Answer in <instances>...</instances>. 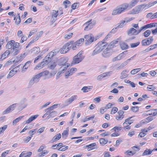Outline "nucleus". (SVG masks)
Instances as JSON below:
<instances>
[{
  "mask_svg": "<svg viewBox=\"0 0 157 157\" xmlns=\"http://www.w3.org/2000/svg\"><path fill=\"white\" fill-rule=\"evenodd\" d=\"M49 74V71L46 70L42 71L34 76L30 81L29 84L30 85H32L34 83L38 82L40 78L42 76H45Z\"/></svg>",
  "mask_w": 157,
  "mask_h": 157,
  "instance_id": "obj_1",
  "label": "nucleus"
},
{
  "mask_svg": "<svg viewBox=\"0 0 157 157\" xmlns=\"http://www.w3.org/2000/svg\"><path fill=\"white\" fill-rule=\"evenodd\" d=\"M104 41L105 40H104L103 42H99L97 46L93 51L92 54V56H94L99 53L103 49L106 48L108 45V43L106 42H104Z\"/></svg>",
  "mask_w": 157,
  "mask_h": 157,
  "instance_id": "obj_2",
  "label": "nucleus"
},
{
  "mask_svg": "<svg viewBox=\"0 0 157 157\" xmlns=\"http://www.w3.org/2000/svg\"><path fill=\"white\" fill-rule=\"evenodd\" d=\"M82 52V51L79 52L77 55L73 57L71 66L78 64L82 61L84 58V56L83 55Z\"/></svg>",
  "mask_w": 157,
  "mask_h": 157,
  "instance_id": "obj_3",
  "label": "nucleus"
},
{
  "mask_svg": "<svg viewBox=\"0 0 157 157\" xmlns=\"http://www.w3.org/2000/svg\"><path fill=\"white\" fill-rule=\"evenodd\" d=\"M73 44V41H72L66 43L61 49L60 53L62 54H64L67 52L71 47L70 45H72Z\"/></svg>",
  "mask_w": 157,
  "mask_h": 157,
  "instance_id": "obj_4",
  "label": "nucleus"
},
{
  "mask_svg": "<svg viewBox=\"0 0 157 157\" xmlns=\"http://www.w3.org/2000/svg\"><path fill=\"white\" fill-rule=\"evenodd\" d=\"M24 54L20 56H18L17 57L16 59L15 60H13V59L7 62L6 64L9 65L11 64L12 62L14 63H18L21 62L24 58Z\"/></svg>",
  "mask_w": 157,
  "mask_h": 157,
  "instance_id": "obj_5",
  "label": "nucleus"
},
{
  "mask_svg": "<svg viewBox=\"0 0 157 157\" xmlns=\"http://www.w3.org/2000/svg\"><path fill=\"white\" fill-rule=\"evenodd\" d=\"M84 37L85 39V44L86 45H88L91 44L94 40V38L92 34L86 35Z\"/></svg>",
  "mask_w": 157,
  "mask_h": 157,
  "instance_id": "obj_6",
  "label": "nucleus"
},
{
  "mask_svg": "<svg viewBox=\"0 0 157 157\" xmlns=\"http://www.w3.org/2000/svg\"><path fill=\"white\" fill-rule=\"evenodd\" d=\"M153 40L152 36L148 38L143 40L141 41V44L142 46H146L149 45Z\"/></svg>",
  "mask_w": 157,
  "mask_h": 157,
  "instance_id": "obj_7",
  "label": "nucleus"
},
{
  "mask_svg": "<svg viewBox=\"0 0 157 157\" xmlns=\"http://www.w3.org/2000/svg\"><path fill=\"white\" fill-rule=\"evenodd\" d=\"M145 7V4L139 5L133 9V12L134 14L138 13L141 12Z\"/></svg>",
  "mask_w": 157,
  "mask_h": 157,
  "instance_id": "obj_8",
  "label": "nucleus"
},
{
  "mask_svg": "<svg viewBox=\"0 0 157 157\" xmlns=\"http://www.w3.org/2000/svg\"><path fill=\"white\" fill-rule=\"evenodd\" d=\"M16 104H14L9 106L7 109L3 111L2 114H7L14 110Z\"/></svg>",
  "mask_w": 157,
  "mask_h": 157,
  "instance_id": "obj_9",
  "label": "nucleus"
},
{
  "mask_svg": "<svg viewBox=\"0 0 157 157\" xmlns=\"http://www.w3.org/2000/svg\"><path fill=\"white\" fill-rule=\"evenodd\" d=\"M111 49L109 47H107L103 51L102 55L104 57H107L111 55Z\"/></svg>",
  "mask_w": 157,
  "mask_h": 157,
  "instance_id": "obj_10",
  "label": "nucleus"
},
{
  "mask_svg": "<svg viewBox=\"0 0 157 157\" xmlns=\"http://www.w3.org/2000/svg\"><path fill=\"white\" fill-rule=\"evenodd\" d=\"M139 33L138 30H137L133 28H131L127 31V33L128 35H136L138 34Z\"/></svg>",
  "mask_w": 157,
  "mask_h": 157,
  "instance_id": "obj_11",
  "label": "nucleus"
},
{
  "mask_svg": "<svg viewBox=\"0 0 157 157\" xmlns=\"http://www.w3.org/2000/svg\"><path fill=\"white\" fill-rule=\"evenodd\" d=\"M77 71V69L75 68H71L70 70L67 71L65 74V78H68V77L75 73Z\"/></svg>",
  "mask_w": 157,
  "mask_h": 157,
  "instance_id": "obj_12",
  "label": "nucleus"
},
{
  "mask_svg": "<svg viewBox=\"0 0 157 157\" xmlns=\"http://www.w3.org/2000/svg\"><path fill=\"white\" fill-rule=\"evenodd\" d=\"M52 57L50 56V54L48 53L43 59V61L47 65L52 60Z\"/></svg>",
  "mask_w": 157,
  "mask_h": 157,
  "instance_id": "obj_13",
  "label": "nucleus"
},
{
  "mask_svg": "<svg viewBox=\"0 0 157 157\" xmlns=\"http://www.w3.org/2000/svg\"><path fill=\"white\" fill-rule=\"evenodd\" d=\"M132 20V18H130L128 20H124L121 21L120 23L119 24H117V27L118 28H122L124 25H125V23H127L129 21H130Z\"/></svg>",
  "mask_w": 157,
  "mask_h": 157,
  "instance_id": "obj_14",
  "label": "nucleus"
},
{
  "mask_svg": "<svg viewBox=\"0 0 157 157\" xmlns=\"http://www.w3.org/2000/svg\"><path fill=\"white\" fill-rule=\"evenodd\" d=\"M67 60L66 58H61L59 60L58 65L59 66H63L65 64H67Z\"/></svg>",
  "mask_w": 157,
  "mask_h": 157,
  "instance_id": "obj_15",
  "label": "nucleus"
},
{
  "mask_svg": "<svg viewBox=\"0 0 157 157\" xmlns=\"http://www.w3.org/2000/svg\"><path fill=\"white\" fill-rule=\"evenodd\" d=\"M61 137V135L60 133H58L56 135L51 141V143H53L59 140Z\"/></svg>",
  "mask_w": 157,
  "mask_h": 157,
  "instance_id": "obj_16",
  "label": "nucleus"
},
{
  "mask_svg": "<svg viewBox=\"0 0 157 157\" xmlns=\"http://www.w3.org/2000/svg\"><path fill=\"white\" fill-rule=\"evenodd\" d=\"M17 70H15V69L13 68L10 71L7 76V78L8 79L11 78L17 73Z\"/></svg>",
  "mask_w": 157,
  "mask_h": 157,
  "instance_id": "obj_17",
  "label": "nucleus"
},
{
  "mask_svg": "<svg viewBox=\"0 0 157 157\" xmlns=\"http://www.w3.org/2000/svg\"><path fill=\"white\" fill-rule=\"evenodd\" d=\"M122 12H123L119 6V7L116 8L113 11L112 13V15H116L118 14H120Z\"/></svg>",
  "mask_w": 157,
  "mask_h": 157,
  "instance_id": "obj_18",
  "label": "nucleus"
},
{
  "mask_svg": "<svg viewBox=\"0 0 157 157\" xmlns=\"http://www.w3.org/2000/svg\"><path fill=\"white\" fill-rule=\"evenodd\" d=\"M70 66V64L67 63L62 66L60 68V71L62 73H63L66 70L67 68Z\"/></svg>",
  "mask_w": 157,
  "mask_h": 157,
  "instance_id": "obj_19",
  "label": "nucleus"
},
{
  "mask_svg": "<svg viewBox=\"0 0 157 157\" xmlns=\"http://www.w3.org/2000/svg\"><path fill=\"white\" fill-rule=\"evenodd\" d=\"M133 117H129V118L125 119V121L124 122V124H127L128 125H130L132 124L134 120L132 119H131Z\"/></svg>",
  "mask_w": 157,
  "mask_h": 157,
  "instance_id": "obj_20",
  "label": "nucleus"
},
{
  "mask_svg": "<svg viewBox=\"0 0 157 157\" xmlns=\"http://www.w3.org/2000/svg\"><path fill=\"white\" fill-rule=\"evenodd\" d=\"M110 72H107L103 73L98 76L97 77V79L99 80H101L102 78L107 76Z\"/></svg>",
  "mask_w": 157,
  "mask_h": 157,
  "instance_id": "obj_21",
  "label": "nucleus"
},
{
  "mask_svg": "<svg viewBox=\"0 0 157 157\" xmlns=\"http://www.w3.org/2000/svg\"><path fill=\"white\" fill-rule=\"evenodd\" d=\"M38 115H36L32 116L26 121V123L27 124H29L30 122L34 120L38 117Z\"/></svg>",
  "mask_w": 157,
  "mask_h": 157,
  "instance_id": "obj_22",
  "label": "nucleus"
},
{
  "mask_svg": "<svg viewBox=\"0 0 157 157\" xmlns=\"http://www.w3.org/2000/svg\"><path fill=\"white\" fill-rule=\"evenodd\" d=\"M129 6L128 4L127 3H124L120 6V7L123 12L126 10Z\"/></svg>",
  "mask_w": 157,
  "mask_h": 157,
  "instance_id": "obj_23",
  "label": "nucleus"
},
{
  "mask_svg": "<svg viewBox=\"0 0 157 157\" xmlns=\"http://www.w3.org/2000/svg\"><path fill=\"white\" fill-rule=\"evenodd\" d=\"M15 41L13 40H11L8 42L6 45V47L8 49H10L13 47V44H14Z\"/></svg>",
  "mask_w": 157,
  "mask_h": 157,
  "instance_id": "obj_24",
  "label": "nucleus"
},
{
  "mask_svg": "<svg viewBox=\"0 0 157 157\" xmlns=\"http://www.w3.org/2000/svg\"><path fill=\"white\" fill-rule=\"evenodd\" d=\"M58 11H56L55 10H52L51 12V17H54L56 18H57V16H58Z\"/></svg>",
  "mask_w": 157,
  "mask_h": 157,
  "instance_id": "obj_25",
  "label": "nucleus"
},
{
  "mask_svg": "<svg viewBox=\"0 0 157 157\" xmlns=\"http://www.w3.org/2000/svg\"><path fill=\"white\" fill-rule=\"evenodd\" d=\"M148 131L147 129H144L142 130V131L139 134V136L142 137L145 136L147 134L146 133Z\"/></svg>",
  "mask_w": 157,
  "mask_h": 157,
  "instance_id": "obj_26",
  "label": "nucleus"
},
{
  "mask_svg": "<svg viewBox=\"0 0 157 157\" xmlns=\"http://www.w3.org/2000/svg\"><path fill=\"white\" fill-rule=\"evenodd\" d=\"M120 46L122 50H125L128 48V44L122 42L120 44Z\"/></svg>",
  "mask_w": 157,
  "mask_h": 157,
  "instance_id": "obj_27",
  "label": "nucleus"
},
{
  "mask_svg": "<svg viewBox=\"0 0 157 157\" xmlns=\"http://www.w3.org/2000/svg\"><path fill=\"white\" fill-rule=\"evenodd\" d=\"M123 56V55L122 53H121L118 56L113 58L112 59V61L113 62L118 61L121 59Z\"/></svg>",
  "mask_w": 157,
  "mask_h": 157,
  "instance_id": "obj_28",
  "label": "nucleus"
},
{
  "mask_svg": "<svg viewBox=\"0 0 157 157\" xmlns=\"http://www.w3.org/2000/svg\"><path fill=\"white\" fill-rule=\"evenodd\" d=\"M17 18L16 17H14V20H16L15 23L17 25L19 24L20 23L21 21V19L20 18L19 13L17 14Z\"/></svg>",
  "mask_w": 157,
  "mask_h": 157,
  "instance_id": "obj_29",
  "label": "nucleus"
},
{
  "mask_svg": "<svg viewBox=\"0 0 157 157\" xmlns=\"http://www.w3.org/2000/svg\"><path fill=\"white\" fill-rule=\"evenodd\" d=\"M31 63V61H29L26 62L25 64L23 66V71H24L26 70L30 66Z\"/></svg>",
  "mask_w": 157,
  "mask_h": 157,
  "instance_id": "obj_30",
  "label": "nucleus"
},
{
  "mask_svg": "<svg viewBox=\"0 0 157 157\" xmlns=\"http://www.w3.org/2000/svg\"><path fill=\"white\" fill-rule=\"evenodd\" d=\"M139 0H132L129 4V6L130 7H132L135 6L138 2Z\"/></svg>",
  "mask_w": 157,
  "mask_h": 157,
  "instance_id": "obj_31",
  "label": "nucleus"
},
{
  "mask_svg": "<svg viewBox=\"0 0 157 157\" xmlns=\"http://www.w3.org/2000/svg\"><path fill=\"white\" fill-rule=\"evenodd\" d=\"M96 145V144L95 143H94L90 144L89 145V147L87 149L88 151H90L91 150L95 148V147Z\"/></svg>",
  "mask_w": 157,
  "mask_h": 157,
  "instance_id": "obj_32",
  "label": "nucleus"
},
{
  "mask_svg": "<svg viewBox=\"0 0 157 157\" xmlns=\"http://www.w3.org/2000/svg\"><path fill=\"white\" fill-rule=\"evenodd\" d=\"M152 151L150 149H147L145 150L144 152L143 153L142 155L143 156L145 155H148L151 154L152 153Z\"/></svg>",
  "mask_w": 157,
  "mask_h": 157,
  "instance_id": "obj_33",
  "label": "nucleus"
},
{
  "mask_svg": "<svg viewBox=\"0 0 157 157\" xmlns=\"http://www.w3.org/2000/svg\"><path fill=\"white\" fill-rule=\"evenodd\" d=\"M23 117V116H21L18 117V118H16L15 120H13V124L16 125V124L19 121H20Z\"/></svg>",
  "mask_w": 157,
  "mask_h": 157,
  "instance_id": "obj_34",
  "label": "nucleus"
},
{
  "mask_svg": "<svg viewBox=\"0 0 157 157\" xmlns=\"http://www.w3.org/2000/svg\"><path fill=\"white\" fill-rule=\"evenodd\" d=\"M151 31L149 30H147L143 33V36L145 37H147L150 35Z\"/></svg>",
  "mask_w": 157,
  "mask_h": 157,
  "instance_id": "obj_35",
  "label": "nucleus"
},
{
  "mask_svg": "<svg viewBox=\"0 0 157 157\" xmlns=\"http://www.w3.org/2000/svg\"><path fill=\"white\" fill-rule=\"evenodd\" d=\"M100 143L102 145L105 144L108 142L107 140H105L104 138H101L99 140Z\"/></svg>",
  "mask_w": 157,
  "mask_h": 157,
  "instance_id": "obj_36",
  "label": "nucleus"
},
{
  "mask_svg": "<svg viewBox=\"0 0 157 157\" xmlns=\"http://www.w3.org/2000/svg\"><path fill=\"white\" fill-rule=\"evenodd\" d=\"M52 113H51V114H49V115L47 117V119H48L50 118L56 116L57 113V112L55 111H52Z\"/></svg>",
  "mask_w": 157,
  "mask_h": 157,
  "instance_id": "obj_37",
  "label": "nucleus"
},
{
  "mask_svg": "<svg viewBox=\"0 0 157 157\" xmlns=\"http://www.w3.org/2000/svg\"><path fill=\"white\" fill-rule=\"evenodd\" d=\"M91 89V86H84L82 89V90L84 92H87L90 91Z\"/></svg>",
  "mask_w": 157,
  "mask_h": 157,
  "instance_id": "obj_38",
  "label": "nucleus"
},
{
  "mask_svg": "<svg viewBox=\"0 0 157 157\" xmlns=\"http://www.w3.org/2000/svg\"><path fill=\"white\" fill-rule=\"evenodd\" d=\"M40 52V48L39 47H36L33 48L32 49V53L33 54L37 53Z\"/></svg>",
  "mask_w": 157,
  "mask_h": 157,
  "instance_id": "obj_39",
  "label": "nucleus"
},
{
  "mask_svg": "<svg viewBox=\"0 0 157 157\" xmlns=\"http://www.w3.org/2000/svg\"><path fill=\"white\" fill-rule=\"evenodd\" d=\"M94 117V116L93 115L90 117H89V116H86V118L82 120V121L83 122H85L87 121H89L90 120H92L93 119Z\"/></svg>",
  "mask_w": 157,
  "mask_h": 157,
  "instance_id": "obj_40",
  "label": "nucleus"
},
{
  "mask_svg": "<svg viewBox=\"0 0 157 157\" xmlns=\"http://www.w3.org/2000/svg\"><path fill=\"white\" fill-rule=\"evenodd\" d=\"M16 48H18L19 49H21V47L20 46L19 43L17 42H15L14 44H13V49H15Z\"/></svg>",
  "mask_w": 157,
  "mask_h": 157,
  "instance_id": "obj_41",
  "label": "nucleus"
},
{
  "mask_svg": "<svg viewBox=\"0 0 157 157\" xmlns=\"http://www.w3.org/2000/svg\"><path fill=\"white\" fill-rule=\"evenodd\" d=\"M42 31H40L39 33H38L34 37L35 40H37L42 35Z\"/></svg>",
  "mask_w": 157,
  "mask_h": 157,
  "instance_id": "obj_42",
  "label": "nucleus"
},
{
  "mask_svg": "<svg viewBox=\"0 0 157 157\" xmlns=\"http://www.w3.org/2000/svg\"><path fill=\"white\" fill-rule=\"evenodd\" d=\"M85 25L86 26L84 28V30H88L89 29H90L92 28V27L93 26V25H92V23H91L87 24Z\"/></svg>",
  "mask_w": 157,
  "mask_h": 157,
  "instance_id": "obj_43",
  "label": "nucleus"
},
{
  "mask_svg": "<svg viewBox=\"0 0 157 157\" xmlns=\"http://www.w3.org/2000/svg\"><path fill=\"white\" fill-rule=\"evenodd\" d=\"M68 148V147L66 145H64L61 146V147H60L58 148V150L60 151H65Z\"/></svg>",
  "mask_w": 157,
  "mask_h": 157,
  "instance_id": "obj_44",
  "label": "nucleus"
},
{
  "mask_svg": "<svg viewBox=\"0 0 157 157\" xmlns=\"http://www.w3.org/2000/svg\"><path fill=\"white\" fill-rule=\"evenodd\" d=\"M45 65H46V64H45L43 61L40 63L37 66H36L35 67V68H36V69H38L39 68H41L43 67Z\"/></svg>",
  "mask_w": 157,
  "mask_h": 157,
  "instance_id": "obj_45",
  "label": "nucleus"
},
{
  "mask_svg": "<svg viewBox=\"0 0 157 157\" xmlns=\"http://www.w3.org/2000/svg\"><path fill=\"white\" fill-rule=\"evenodd\" d=\"M71 2L69 0H65L63 2V4L64 5L65 8L69 7L70 6Z\"/></svg>",
  "mask_w": 157,
  "mask_h": 157,
  "instance_id": "obj_46",
  "label": "nucleus"
},
{
  "mask_svg": "<svg viewBox=\"0 0 157 157\" xmlns=\"http://www.w3.org/2000/svg\"><path fill=\"white\" fill-rule=\"evenodd\" d=\"M68 134V130H64L62 133V137L66 138Z\"/></svg>",
  "mask_w": 157,
  "mask_h": 157,
  "instance_id": "obj_47",
  "label": "nucleus"
},
{
  "mask_svg": "<svg viewBox=\"0 0 157 157\" xmlns=\"http://www.w3.org/2000/svg\"><path fill=\"white\" fill-rule=\"evenodd\" d=\"M84 41V39L83 38H81L75 43L76 45H77V46H79V45L82 43Z\"/></svg>",
  "mask_w": 157,
  "mask_h": 157,
  "instance_id": "obj_48",
  "label": "nucleus"
},
{
  "mask_svg": "<svg viewBox=\"0 0 157 157\" xmlns=\"http://www.w3.org/2000/svg\"><path fill=\"white\" fill-rule=\"evenodd\" d=\"M140 70H141L140 68L135 69L132 70L131 71L130 73L134 75V74L138 73V72H139L140 71Z\"/></svg>",
  "mask_w": 157,
  "mask_h": 157,
  "instance_id": "obj_49",
  "label": "nucleus"
},
{
  "mask_svg": "<svg viewBox=\"0 0 157 157\" xmlns=\"http://www.w3.org/2000/svg\"><path fill=\"white\" fill-rule=\"evenodd\" d=\"M156 25H157V23H154L147 24L146 25L147 26V29H148L149 28H151L153 27H155L156 26Z\"/></svg>",
  "mask_w": 157,
  "mask_h": 157,
  "instance_id": "obj_50",
  "label": "nucleus"
},
{
  "mask_svg": "<svg viewBox=\"0 0 157 157\" xmlns=\"http://www.w3.org/2000/svg\"><path fill=\"white\" fill-rule=\"evenodd\" d=\"M59 105L58 104H56L46 109H45V111H46L48 109H51L52 110L54 109L57 108V105Z\"/></svg>",
  "mask_w": 157,
  "mask_h": 157,
  "instance_id": "obj_51",
  "label": "nucleus"
},
{
  "mask_svg": "<svg viewBox=\"0 0 157 157\" xmlns=\"http://www.w3.org/2000/svg\"><path fill=\"white\" fill-rule=\"evenodd\" d=\"M63 145V144L62 143H59L58 144L53 145L52 146V148L53 149H55L56 148H57L58 147L61 146Z\"/></svg>",
  "mask_w": 157,
  "mask_h": 157,
  "instance_id": "obj_52",
  "label": "nucleus"
},
{
  "mask_svg": "<svg viewBox=\"0 0 157 157\" xmlns=\"http://www.w3.org/2000/svg\"><path fill=\"white\" fill-rule=\"evenodd\" d=\"M58 52V51L56 50H54L52 52H51L49 53L50 54V56L51 57H53L55 55H56L57 54V53Z\"/></svg>",
  "mask_w": 157,
  "mask_h": 157,
  "instance_id": "obj_53",
  "label": "nucleus"
},
{
  "mask_svg": "<svg viewBox=\"0 0 157 157\" xmlns=\"http://www.w3.org/2000/svg\"><path fill=\"white\" fill-rule=\"evenodd\" d=\"M140 44V42H138L135 43H131L130 44V46L131 48H135L138 46Z\"/></svg>",
  "mask_w": 157,
  "mask_h": 157,
  "instance_id": "obj_54",
  "label": "nucleus"
},
{
  "mask_svg": "<svg viewBox=\"0 0 157 157\" xmlns=\"http://www.w3.org/2000/svg\"><path fill=\"white\" fill-rule=\"evenodd\" d=\"M125 154H127V155H128L129 156H132L135 153V152H132L131 151H129V150H128L124 152Z\"/></svg>",
  "mask_w": 157,
  "mask_h": 157,
  "instance_id": "obj_55",
  "label": "nucleus"
},
{
  "mask_svg": "<svg viewBox=\"0 0 157 157\" xmlns=\"http://www.w3.org/2000/svg\"><path fill=\"white\" fill-rule=\"evenodd\" d=\"M147 89L149 91H151L154 90L155 89V88L153 85H149L147 86Z\"/></svg>",
  "mask_w": 157,
  "mask_h": 157,
  "instance_id": "obj_56",
  "label": "nucleus"
},
{
  "mask_svg": "<svg viewBox=\"0 0 157 157\" xmlns=\"http://www.w3.org/2000/svg\"><path fill=\"white\" fill-rule=\"evenodd\" d=\"M57 64L56 62H54L52 64H51L50 66L48 67L51 70H53L55 68Z\"/></svg>",
  "mask_w": 157,
  "mask_h": 157,
  "instance_id": "obj_57",
  "label": "nucleus"
},
{
  "mask_svg": "<svg viewBox=\"0 0 157 157\" xmlns=\"http://www.w3.org/2000/svg\"><path fill=\"white\" fill-rule=\"evenodd\" d=\"M46 147V146L44 144H42L39 148L37 150L38 152H40L43 151V150Z\"/></svg>",
  "mask_w": 157,
  "mask_h": 157,
  "instance_id": "obj_58",
  "label": "nucleus"
},
{
  "mask_svg": "<svg viewBox=\"0 0 157 157\" xmlns=\"http://www.w3.org/2000/svg\"><path fill=\"white\" fill-rule=\"evenodd\" d=\"M74 100L73 99H67L65 102V104L66 105H67L71 103Z\"/></svg>",
  "mask_w": 157,
  "mask_h": 157,
  "instance_id": "obj_59",
  "label": "nucleus"
},
{
  "mask_svg": "<svg viewBox=\"0 0 157 157\" xmlns=\"http://www.w3.org/2000/svg\"><path fill=\"white\" fill-rule=\"evenodd\" d=\"M123 125L124 127L123 128V129L125 130H129L131 128V126H129V125H128L127 124H124V123H123Z\"/></svg>",
  "mask_w": 157,
  "mask_h": 157,
  "instance_id": "obj_60",
  "label": "nucleus"
},
{
  "mask_svg": "<svg viewBox=\"0 0 157 157\" xmlns=\"http://www.w3.org/2000/svg\"><path fill=\"white\" fill-rule=\"evenodd\" d=\"M21 49L18 48H16L15 49H13V56H15L17 55L19 52V51Z\"/></svg>",
  "mask_w": 157,
  "mask_h": 157,
  "instance_id": "obj_61",
  "label": "nucleus"
},
{
  "mask_svg": "<svg viewBox=\"0 0 157 157\" xmlns=\"http://www.w3.org/2000/svg\"><path fill=\"white\" fill-rule=\"evenodd\" d=\"M131 110L134 112H136L138 110L139 108L137 106H132L131 109Z\"/></svg>",
  "mask_w": 157,
  "mask_h": 157,
  "instance_id": "obj_62",
  "label": "nucleus"
},
{
  "mask_svg": "<svg viewBox=\"0 0 157 157\" xmlns=\"http://www.w3.org/2000/svg\"><path fill=\"white\" fill-rule=\"evenodd\" d=\"M118 110V108L116 107H113L112 109L111 113L112 114H115Z\"/></svg>",
  "mask_w": 157,
  "mask_h": 157,
  "instance_id": "obj_63",
  "label": "nucleus"
},
{
  "mask_svg": "<svg viewBox=\"0 0 157 157\" xmlns=\"http://www.w3.org/2000/svg\"><path fill=\"white\" fill-rule=\"evenodd\" d=\"M27 39L26 36L25 35H23L21 37L20 42L21 43H23L24 41L26 40Z\"/></svg>",
  "mask_w": 157,
  "mask_h": 157,
  "instance_id": "obj_64",
  "label": "nucleus"
}]
</instances>
